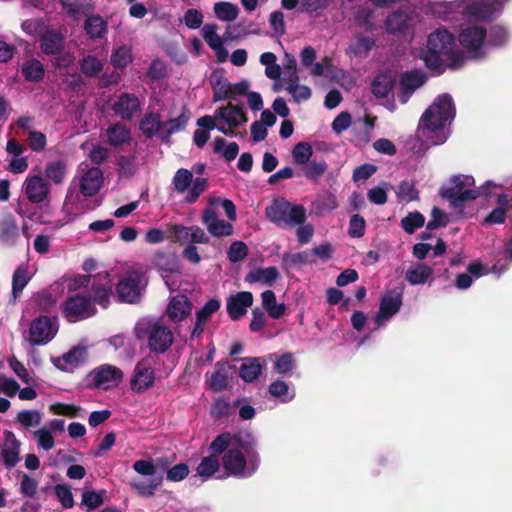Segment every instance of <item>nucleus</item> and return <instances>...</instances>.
<instances>
[{
    "label": "nucleus",
    "mask_w": 512,
    "mask_h": 512,
    "mask_svg": "<svg viewBox=\"0 0 512 512\" xmlns=\"http://www.w3.org/2000/svg\"><path fill=\"white\" fill-rule=\"evenodd\" d=\"M507 270V265L502 264V260L498 259L491 268L483 265L480 261H474L469 264L467 267V272L473 277V279H478L483 275H487L489 273H494L501 275Z\"/></svg>",
    "instance_id": "c03bdc74"
},
{
    "label": "nucleus",
    "mask_w": 512,
    "mask_h": 512,
    "mask_svg": "<svg viewBox=\"0 0 512 512\" xmlns=\"http://www.w3.org/2000/svg\"><path fill=\"white\" fill-rule=\"evenodd\" d=\"M253 304V295L248 291L237 292L227 299V312L232 320H239Z\"/></svg>",
    "instance_id": "5701e85b"
},
{
    "label": "nucleus",
    "mask_w": 512,
    "mask_h": 512,
    "mask_svg": "<svg viewBox=\"0 0 512 512\" xmlns=\"http://www.w3.org/2000/svg\"><path fill=\"white\" fill-rule=\"evenodd\" d=\"M375 45V40L368 36L356 35L350 42L347 53L357 58H366Z\"/></svg>",
    "instance_id": "58836bf2"
},
{
    "label": "nucleus",
    "mask_w": 512,
    "mask_h": 512,
    "mask_svg": "<svg viewBox=\"0 0 512 512\" xmlns=\"http://www.w3.org/2000/svg\"><path fill=\"white\" fill-rule=\"evenodd\" d=\"M107 141L112 146H121L130 141L131 132L122 123H115L110 125L106 130Z\"/></svg>",
    "instance_id": "79ce46f5"
},
{
    "label": "nucleus",
    "mask_w": 512,
    "mask_h": 512,
    "mask_svg": "<svg viewBox=\"0 0 512 512\" xmlns=\"http://www.w3.org/2000/svg\"><path fill=\"white\" fill-rule=\"evenodd\" d=\"M455 114L456 109L451 95L447 93L439 95L420 119L421 135L432 145L443 144L449 137V126Z\"/></svg>",
    "instance_id": "7ed1b4c3"
},
{
    "label": "nucleus",
    "mask_w": 512,
    "mask_h": 512,
    "mask_svg": "<svg viewBox=\"0 0 512 512\" xmlns=\"http://www.w3.org/2000/svg\"><path fill=\"white\" fill-rule=\"evenodd\" d=\"M172 186L178 194H185L186 204H193L206 191L208 181L203 177L193 178L192 171L180 168L174 174Z\"/></svg>",
    "instance_id": "9d476101"
},
{
    "label": "nucleus",
    "mask_w": 512,
    "mask_h": 512,
    "mask_svg": "<svg viewBox=\"0 0 512 512\" xmlns=\"http://www.w3.org/2000/svg\"><path fill=\"white\" fill-rule=\"evenodd\" d=\"M425 82L424 75L419 71H409L405 72L401 76L400 81V92L398 94V99L402 104L408 102L412 94L416 89L421 87Z\"/></svg>",
    "instance_id": "a878e982"
},
{
    "label": "nucleus",
    "mask_w": 512,
    "mask_h": 512,
    "mask_svg": "<svg viewBox=\"0 0 512 512\" xmlns=\"http://www.w3.org/2000/svg\"><path fill=\"white\" fill-rule=\"evenodd\" d=\"M23 187L31 203L44 202L50 191L49 184L39 175L28 176Z\"/></svg>",
    "instance_id": "4be33fe9"
},
{
    "label": "nucleus",
    "mask_w": 512,
    "mask_h": 512,
    "mask_svg": "<svg viewBox=\"0 0 512 512\" xmlns=\"http://www.w3.org/2000/svg\"><path fill=\"white\" fill-rule=\"evenodd\" d=\"M506 188H496L487 198H494L496 207L484 218L483 224L487 226L504 224L507 213L512 207V177L504 176L496 180V183H504Z\"/></svg>",
    "instance_id": "6e6552de"
},
{
    "label": "nucleus",
    "mask_w": 512,
    "mask_h": 512,
    "mask_svg": "<svg viewBox=\"0 0 512 512\" xmlns=\"http://www.w3.org/2000/svg\"><path fill=\"white\" fill-rule=\"evenodd\" d=\"M213 9L216 17L224 22H233L239 15L238 6L230 2H216Z\"/></svg>",
    "instance_id": "3c124183"
},
{
    "label": "nucleus",
    "mask_w": 512,
    "mask_h": 512,
    "mask_svg": "<svg viewBox=\"0 0 512 512\" xmlns=\"http://www.w3.org/2000/svg\"><path fill=\"white\" fill-rule=\"evenodd\" d=\"M424 223V216L421 213L415 211L410 212L401 220V227L406 233L413 234L418 228H421Z\"/></svg>",
    "instance_id": "052dcab7"
},
{
    "label": "nucleus",
    "mask_w": 512,
    "mask_h": 512,
    "mask_svg": "<svg viewBox=\"0 0 512 512\" xmlns=\"http://www.w3.org/2000/svg\"><path fill=\"white\" fill-rule=\"evenodd\" d=\"M392 84L386 75H378L372 82L371 90L377 98L387 97L391 91Z\"/></svg>",
    "instance_id": "680f3d73"
},
{
    "label": "nucleus",
    "mask_w": 512,
    "mask_h": 512,
    "mask_svg": "<svg viewBox=\"0 0 512 512\" xmlns=\"http://www.w3.org/2000/svg\"><path fill=\"white\" fill-rule=\"evenodd\" d=\"M212 454L204 457L197 467V474L204 479L210 478L219 471L220 463L217 457L219 454Z\"/></svg>",
    "instance_id": "6e6d98bb"
},
{
    "label": "nucleus",
    "mask_w": 512,
    "mask_h": 512,
    "mask_svg": "<svg viewBox=\"0 0 512 512\" xmlns=\"http://www.w3.org/2000/svg\"><path fill=\"white\" fill-rule=\"evenodd\" d=\"M217 130L229 137H236V129L245 125L247 117L243 108L231 103L216 109Z\"/></svg>",
    "instance_id": "ddd939ff"
},
{
    "label": "nucleus",
    "mask_w": 512,
    "mask_h": 512,
    "mask_svg": "<svg viewBox=\"0 0 512 512\" xmlns=\"http://www.w3.org/2000/svg\"><path fill=\"white\" fill-rule=\"evenodd\" d=\"M133 470L140 475L147 476V479H133L131 486L144 497L153 496L158 487L162 484V476L156 475V467L152 461L137 460L133 464Z\"/></svg>",
    "instance_id": "f8f14e48"
},
{
    "label": "nucleus",
    "mask_w": 512,
    "mask_h": 512,
    "mask_svg": "<svg viewBox=\"0 0 512 512\" xmlns=\"http://www.w3.org/2000/svg\"><path fill=\"white\" fill-rule=\"evenodd\" d=\"M210 85L213 90V102L232 100L233 93L231 83L222 73L214 72L210 77Z\"/></svg>",
    "instance_id": "72a5a7b5"
},
{
    "label": "nucleus",
    "mask_w": 512,
    "mask_h": 512,
    "mask_svg": "<svg viewBox=\"0 0 512 512\" xmlns=\"http://www.w3.org/2000/svg\"><path fill=\"white\" fill-rule=\"evenodd\" d=\"M132 59L131 49L125 45L114 49L110 57L111 64L117 69L125 68Z\"/></svg>",
    "instance_id": "13d9d810"
},
{
    "label": "nucleus",
    "mask_w": 512,
    "mask_h": 512,
    "mask_svg": "<svg viewBox=\"0 0 512 512\" xmlns=\"http://www.w3.org/2000/svg\"><path fill=\"white\" fill-rule=\"evenodd\" d=\"M123 376L120 368L111 364H103L89 373V380L94 387L108 390L118 386Z\"/></svg>",
    "instance_id": "6ab92c4d"
},
{
    "label": "nucleus",
    "mask_w": 512,
    "mask_h": 512,
    "mask_svg": "<svg viewBox=\"0 0 512 512\" xmlns=\"http://www.w3.org/2000/svg\"><path fill=\"white\" fill-rule=\"evenodd\" d=\"M103 182V173L98 167H88L81 164L79 175L72 181L67 192L66 199L71 200L73 197V186H78L80 193L84 197H92L98 193Z\"/></svg>",
    "instance_id": "9b49d317"
},
{
    "label": "nucleus",
    "mask_w": 512,
    "mask_h": 512,
    "mask_svg": "<svg viewBox=\"0 0 512 512\" xmlns=\"http://www.w3.org/2000/svg\"><path fill=\"white\" fill-rule=\"evenodd\" d=\"M187 117L180 115L167 121H163L162 125V142H168L170 137L185 128Z\"/></svg>",
    "instance_id": "5fc2aeb1"
},
{
    "label": "nucleus",
    "mask_w": 512,
    "mask_h": 512,
    "mask_svg": "<svg viewBox=\"0 0 512 512\" xmlns=\"http://www.w3.org/2000/svg\"><path fill=\"white\" fill-rule=\"evenodd\" d=\"M30 279L27 266L21 265L14 271L12 277V297L14 301L21 295Z\"/></svg>",
    "instance_id": "09e8293b"
},
{
    "label": "nucleus",
    "mask_w": 512,
    "mask_h": 512,
    "mask_svg": "<svg viewBox=\"0 0 512 512\" xmlns=\"http://www.w3.org/2000/svg\"><path fill=\"white\" fill-rule=\"evenodd\" d=\"M86 356V349L83 347H75L59 358L54 359V365L62 371H72Z\"/></svg>",
    "instance_id": "c9c22d12"
},
{
    "label": "nucleus",
    "mask_w": 512,
    "mask_h": 512,
    "mask_svg": "<svg viewBox=\"0 0 512 512\" xmlns=\"http://www.w3.org/2000/svg\"><path fill=\"white\" fill-rule=\"evenodd\" d=\"M33 434L37 440L38 446L41 447L42 449L49 451L54 447V436L49 428L43 427L41 429L34 431Z\"/></svg>",
    "instance_id": "774afa93"
},
{
    "label": "nucleus",
    "mask_w": 512,
    "mask_h": 512,
    "mask_svg": "<svg viewBox=\"0 0 512 512\" xmlns=\"http://www.w3.org/2000/svg\"><path fill=\"white\" fill-rule=\"evenodd\" d=\"M267 219L279 227H294L306 220V210L302 205L292 204L283 197L272 200L266 207Z\"/></svg>",
    "instance_id": "423d86ee"
},
{
    "label": "nucleus",
    "mask_w": 512,
    "mask_h": 512,
    "mask_svg": "<svg viewBox=\"0 0 512 512\" xmlns=\"http://www.w3.org/2000/svg\"><path fill=\"white\" fill-rule=\"evenodd\" d=\"M79 67L86 77H96L103 70L104 60L89 54L79 61Z\"/></svg>",
    "instance_id": "de8ad7c7"
},
{
    "label": "nucleus",
    "mask_w": 512,
    "mask_h": 512,
    "mask_svg": "<svg viewBox=\"0 0 512 512\" xmlns=\"http://www.w3.org/2000/svg\"><path fill=\"white\" fill-rule=\"evenodd\" d=\"M154 263L161 272V276L169 289L177 286V281L174 279L180 275L179 262L175 255L158 253L155 256Z\"/></svg>",
    "instance_id": "aec40b11"
},
{
    "label": "nucleus",
    "mask_w": 512,
    "mask_h": 512,
    "mask_svg": "<svg viewBox=\"0 0 512 512\" xmlns=\"http://www.w3.org/2000/svg\"><path fill=\"white\" fill-rule=\"evenodd\" d=\"M263 310L273 319L281 318L286 312L284 303H277L276 295L272 290H266L261 294Z\"/></svg>",
    "instance_id": "a19ab883"
},
{
    "label": "nucleus",
    "mask_w": 512,
    "mask_h": 512,
    "mask_svg": "<svg viewBox=\"0 0 512 512\" xmlns=\"http://www.w3.org/2000/svg\"><path fill=\"white\" fill-rule=\"evenodd\" d=\"M21 73L25 80L29 82H39L45 75L44 65L35 58L27 59L21 65Z\"/></svg>",
    "instance_id": "37998d69"
},
{
    "label": "nucleus",
    "mask_w": 512,
    "mask_h": 512,
    "mask_svg": "<svg viewBox=\"0 0 512 512\" xmlns=\"http://www.w3.org/2000/svg\"><path fill=\"white\" fill-rule=\"evenodd\" d=\"M422 59L429 70L442 74L447 68H460L465 55L457 49L454 35L446 28H438L428 36Z\"/></svg>",
    "instance_id": "f03ea898"
},
{
    "label": "nucleus",
    "mask_w": 512,
    "mask_h": 512,
    "mask_svg": "<svg viewBox=\"0 0 512 512\" xmlns=\"http://www.w3.org/2000/svg\"><path fill=\"white\" fill-rule=\"evenodd\" d=\"M54 492L64 508H72L74 506V498L69 485L57 484L54 486Z\"/></svg>",
    "instance_id": "338daca9"
},
{
    "label": "nucleus",
    "mask_w": 512,
    "mask_h": 512,
    "mask_svg": "<svg viewBox=\"0 0 512 512\" xmlns=\"http://www.w3.org/2000/svg\"><path fill=\"white\" fill-rule=\"evenodd\" d=\"M486 26L482 24H470L462 28L459 34V42L466 59L479 60L487 56Z\"/></svg>",
    "instance_id": "1a4fd4ad"
},
{
    "label": "nucleus",
    "mask_w": 512,
    "mask_h": 512,
    "mask_svg": "<svg viewBox=\"0 0 512 512\" xmlns=\"http://www.w3.org/2000/svg\"><path fill=\"white\" fill-rule=\"evenodd\" d=\"M143 105L144 98L134 93L122 92L114 99L111 109L122 120L130 121L141 113Z\"/></svg>",
    "instance_id": "a211bd4d"
},
{
    "label": "nucleus",
    "mask_w": 512,
    "mask_h": 512,
    "mask_svg": "<svg viewBox=\"0 0 512 512\" xmlns=\"http://www.w3.org/2000/svg\"><path fill=\"white\" fill-rule=\"evenodd\" d=\"M213 145L214 152L221 153L223 158L228 162L233 161L239 153V146L236 142L226 144L225 139L221 137H216L214 139Z\"/></svg>",
    "instance_id": "864d4df0"
},
{
    "label": "nucleus",
    "mask_w": 512,
    "mask_h": 512,
    "mask_svg": "<svg viewBox=\"0 0 512 512\" xmlns=\"http://www.w3.org/2000/svg\"><path fill=\"white\" fill-rule=\"evenodd\" d=\"M207 383L208 387L214 392H220L227 387L228 376L224 364H216V371L211 374Z\"/></svg>",
    "instance_id": "603ef678"
},
{
    "label": "nucleus",
    "mask_w": 512,
    "mask_h": 512,
    "mask_svg": "<svg viewBox=\"0 0 512 512\" xmlns=\"http://www.w3.org/2000/svg\"><path fill=\"white\" fill-rule=\"evenodd\" d=\"M486 49L487 54L493 49L505 47L511 38V33L503 24L495 23L486 27Z\"/></svg>",
    "instance_id": "393cba45"
},
{
    "label": "nucleus",
    "mask_w": 512,
    "mask_h": 512,
    "mask_svg": "<svg viewBox=\"0 0 512 512\" xmlns=\"http://www.w3.org/2000/svg\"><path fill=\"white\" fill-rule=\"evenodd\" d=\"M396 195L399 202L405 203L416 201L419 198V193L415 184L408 180H404L398 185Z\"/></svg>",
    "instance_id": "bf43d9fd"
},
{
    "label": "nucleus",
    "mask_w": 512,
    "mask_h": 512,
    "mask_svg": "<svg viewBox=\"0 0 512 512\" xmlns=\"http://www.w3.org/2000/svg\"><path fill=\"white\" fill-rule=\"evenodd\" d=\"M427 12L443 21H457L460 18L481 21L472 0L430 2Z\"/></svg>",
    "instance_id": "0eeeda50"
},
{
    "label": "nucleus",
    "mask_w": 512,
    "mask_h": 512,
    "mask_svg": "<svg viewBox=\"0 0 512 512\" xmlns=\"http://www.w3.org/2000/svg\"><path fill=\"white\" fill-rule=\"evenodd\" d=\"M260 28L257 23L251 20H241L234 24H229L224 33L226 40H236L251 34L258 35Z\"/></svg>",
    "instance_id": "2f4dec72"
},
{
    "label": "nucleus",
    "mask_w": 512,
    "mask_h": 512,
    "mask_svg": "<svg viewBox=\"0 0 512 512\" xmlns=\"http://www.w3.org/2000/svg\"><path fill=\"white\" fill-rule=\"evenodd\" d=\"M209 450L222 454L221 463L227 474L239 479L252 477L261 465L258 440L247 431L221 433L211 442Z\"/></svg>",
    "instance_id": "f257e3e1"
},
{
    "label": "nucleus",
    "mask_w": 512,
    "mask_h": 512,
    "mask_svg": "<svg viewBox=\"0 0 512 512\" xmlns=\"http://www.w3.org/2000/svg\"><path fill=\"white\" fill-rule=\"evenodd\" d=\"M42 420L38 410H22L17 415V421L25 428L36 427Z\"/></svg>",
    "instance_id": "69168bd1"
},
{
    "label": "nucleus",
    "mask_w": 512,
    "mask_h": 512,
    "mask_svg": "<svg viewBox=\"0 0 512 512\" xmlns=\"http://www.w3.org/2000/svg\"><path fill=\"white\" fill-rule=\"evenodd\" d=\"M202 222L208 232L214 237L230 236L233 233V226L228 221L220 219L215 210L207 208L202 214Z\"/></svg>",
    "instance_id": "412c9836"
},
{
    "label": "nucleus",
    "mask_w": 512,
    "mask_h": 512,
    "mask_svg": "<svg viewBox=\"0 0 512 512\" xmlns=\"http://www.w3.org/2000/svg\"><path fill=\"white\" fill-rule=\"evenodd\" d=\"M58 332L57 320L48 316L36 317L29 327L28 341L32 346L49 343Z\"/></svg>",
    "instance_id": "dca6fc26"
},
{
    "label": "nucleus",
    "mask_w": 512,
    "mask_h": 512,
    "mask_svg": "<svg viewBox=\"0 0 512 512\" xmlns=\"http://www.w3.org/2000/svg\"><path fill=\"white\" fill-rule=\"evenodd\" d=\"M403 304V291L402 289L387 290L380 300L379 310L374 316V328L372 331L385 327L386 324L395 316L401 309Z\"/></svg>",
    "instance_id": "4468645a"
},
{
    "label": "nucleus",
    "mask_w": 512,
    "mask_h": 512,
    "mask_svg": "<svg viewBox=\"0 0 512 512\" xmlns=\"http://www.w3.org/2000/svg\"><path fill=\"white\" fill-rule=\"evenodd\" d=\"M18 237V229L16 224L11 220H5L0 224V240L12 245Z\"/></svg>",
    "instance_id": "e2e57ef3"
},
{
    "label": "nucleus",
    "mask_w": 512,
    "mask_h": 512,
    "mask_svg": "<svg viewBox=\"0 0 512 512\" xmlns=\"http://www.w3.org/2000/svg\"><path fill=\"white\" fill-rule=\"evenodd\" d=\"M280 278L279 270L274 267H257L250 270L245 276L247 283H259L264 286H272Z\"/></svg>",
    "instance_id": "c85d7f7f"
},
{
    "label": "nucleus",
    "mask_w": 512,
    "mask_h": 512,
    "mask_svg": "<svg viewBox=\"0 0 512 512\" xmlns=\"http://www.w3.org/2000/svg\"><path fill=\"white\" fill-rule=\"evenodd\" d=\"M135 336L139 341L146 342L149 350L155 354L165 353L174 341L171 329L162 320L151 317L137 322Z\"/></svg>",
    "instance_id": "39448f33"
},
{
    "label": "nucleus",
    "mask_w": 512,
    "mask_h": 512,
    "mask_svg": "<svg viewBox=\"0 0 512 512\" xmlns=\"http://www.w3.org/2000/svg\"><path fill=\"white\" fill-rule=\"evenodd\" d=\"M410 17L406 12L396 11L387 16L385 25L388 32L393 34L404 33L409 24Z\"/></svg>",
    "instance_id": "a18cd8bd"
},
{
    "label": "nucleus",
    "mask_w": 512,
    "mask_h": 512,
    "mask_svg": "<svg viewBox=\"0 0 512 512\" xmlns=\"http://www.w3.org/2000/svg\"><path fill=\"white\" fill-rule=\"evenodd\" d=\"M67 175V163L64 160L50 161L45 167V177L56 185L64 182Z\"/></svg>",
    "instance_id": "49530a36"
},
{
    "label": "nucleus",
    "mask_w": 512,
    "mask_h": 512,
    "mask_svg": "<svg viewBox=\"0 0 512 512\" xmlns=\"http://www.w3.org/2000/svg\"><path fill=\"white\" fill-rule=\"evenodd\" d=\"M433 273L434 271L432 267L424 263L417 262L408 267L405 272V279L413 286L424 285L432 279Z\"/></svg>",
    "instance_id": "473e14b6"
},
{
    "label": "nucleus",
    "mask_w": 512,
    "mask_h": 512,
    "mask_svg": "<svg viewBox=\"0 0 512 512\" xmlns=\"http://www.w3.org/2000/svg\"><path fill=\"white\" fill-rule=\"evenodd\" d=\"M84 31L92 40L102 39L107 34L108 25L100 15H91L84 22Z\"/></svg>",
    "instance_id": "4c0bfd02"
},
{
    "label": "nucleus",
    "mask_w": 512,
    "mask_h": 512,
    "mask_svg": "<svg viewBox=\"0 0 512 512\" xmlns=\"http://www.w3.org/2000/svg\"><path fill=\"white\" fill-rule=\"evenodd\" d=\"M156 369L148 358L139 360L129 377V388L135 394H143L155 385Z\"/></svg>",
    "instance_id": "2eb2a0df"
},
{
    "label": "nucleus",
    "mask_w": 512,
    "mask_h": 512,
    "mask_svg": "<svg viewBox=\"0 0 512 512\" xmlns=\"http://www.w3.org/2000/svg\"><path fill=\"white\" fill-rule=\"evenodd\" d=\"M268 393L271 398L282 404L291 402L296 395L293 384L287 383L283 380H275L270 383Z\"/></svg>",
    "instance_id": "e433bc0d"
},
{
    "label": "nucleus",
    "mask_w": 512,
    "mask_h": 512,
    "mask_svg": "<svg viewBox=\"0 0 512 512\" xmlns=\"http://www.w3.org/2000/svg\"><path fill=\"white\" fill-rule=\"evenodd\" d=\"M481 21L498 18L509 0H472Z\"/></svg>",
    "instance_id": "bb28decb"
},
{
    "label": "nucleus",
    "mask_w": 512,
    "mask_h": 512,
    "mask_svg": "<svg viewBox=\"0 0 512 512\" xmlns=\"http://www.w3.org/2000/svg\"><path fill=\"white\" fill-rule=\"evenodd\" d=\"M312 153L313 150L309 143L300 142L293 148L292 157L297 164L303 165L310 161Z\"/></svg>",
    "instance_id": "0e129e2a"
},
{
    "label": "nucleus",
    "mask_w": 512,
    "mask_h": 512,
    "mask_svg": "<svg viewBox=\"0 0 512 512\" xmlns=\"http://www.w3.org/2000/svg\"><path fill=\"white\" fill-rule=\"evenodd\" d=\"M61 307L63 315L71 323L87 319L96 314V308L92 305L90 299L80 294L66 299Z\"/></svg>",
    "instance_id": "f3484780"
},
{
    "label": "nucleus",
    "mask_w": 512,
    "mask_h": 512,
    "mask_svg": "<svg viewBox=\"0 0 512 512\" xmlns=\"http://www.w3.org/2000/svg\"><path fill=\"white\" fill-rule=\"evenodd\" d=\"M105 490L101 491H88L84 490L82 493L81 505L85 507L87 512L98 508L104 503Z\"/></svg>",
    "instance_id": "4d7b16f0"
},
{
    "label": "nucleus",
    "mask_w": 512,
    "mask_h": 512,
    "mask_svg": "<svg viewBox=\"0 0 512 512\" xmlns=\"http://www.w3.org/2000/svg\"><path fill=\"white\" fill-rule=\"evenodd\" d=\"M40 48L46 55L58 54L63 49V37L56 31H46L40 38Z\"/></svg>",
    "instance_id": "ea45409f"
},
{
    "label": "nucleus",
    "mask_w": 512,
    "mask_h": 512,
    "mask_svg": "<svg viewBox=\"0 0 512 512\" xmlns=\"http://www.w3.org/2000/svg\"><path fill=\"white\" fill-rule=\"evenodd\" d=\"M496 188H506L505 182L496 183V180H487L476 187L473 176L454 175L450 179L449 186L443 188L442 196L450 202L452 207L460 208L464 203L480 196L488 197Z\"/></svg>",
    "instance_id": "20e7f679"
},
{
    "label": "nucleus",
    "mask_w": 512,
    "mask_h": 512,
    "mask_svg": "<svg viewBox=\"0 0 512 512\" xmlns=\"http://www.w3.org/2000/svg\"><path fill=\"white\" fill-rule=\"evenodd\" d=\"M192 310V303L185 295H177L172 297L167 308L166 315L172 322H180L184 320Z\"/></svg>",
    "instance_id": "cd10ccee"
},
{
    "label": "nucleus",
    "mask_w": 512,
    "mask_h": 512,
    "mask_svg": "<svg viewBox=\"0 0 512 512\" xmlns=\"http://www.w3.org/2000/svg\"><path fill=\"white\" fill-rule=\"evenodd\" d=\"M217 25L216 24H206L201 29V35L208 46L215 51L218 60L220 62L224 61L226 57V50L224 48L223 39L217 33Z\"/></svg>",
    "instance_id": "7c9ffc66"
},
{
    "label": "nucleus",
    "mask_w": 512,
    "mask_h": 512,
    "mask_svg": "<svg viewBox=\"0 0 512 512\" xmlns=\"http://www.w3.org/2000/svg\"><path fill=\"white\" fill-rule=\"evenodd\" d=\"M261 370L258 358H246L240 366L239 375L245 382H253L259 377Z\"/></svg>",
    "instance_id": "8fccbe9b"
},
{
    "label": "nucleus",
    "mask_w": 512,
    "mask_h": 512,
    "mask_svg": "<svg viewBox=\"0 0 512 512\" xmlns=\"http://www.w3.org/2000/svg\"><path fill=\"white\" fill-rule=\"evenodd\" d=\"M119 298L128 303H135L141 295V279L137 274L122 278L117 285Z\"/></svg>",
    "instance_id": "b1692460"
},
{
    "label": "nucleus",
    "mask_w": 512,
    "mask_h": 512,
    "mask_svg": "<svg viewBox=\"0 0 512 512\" xmlns=\"http://www.w3.org/2000/svg\"><path fill=\"white\" fill-rule=\"evenodd\" d=\"M20 446L21 443L16 438L14 433L7 432L5 435L4 447L1 453L3 463L7 468H13L19 462Z\"/></svg>",
    "instance_id": "c756f323"
},
{
    "label": "nucleus",
    "mask_w": 512,
    "mask_h": 512,
    "mask_svg": "<svg viewBox=\"0 0 512 512\" xmlns=\"http://www.w3.org/2000/svg\"><path fill=\"white\" fill-rule=\"evenodd\" d=\"M163 121L158 113L147 112L142 117L139 129L146 138L158 137L162 140Z\"/></svg>",
    "instance_id": "f704fd0d"
}]
</instances>
